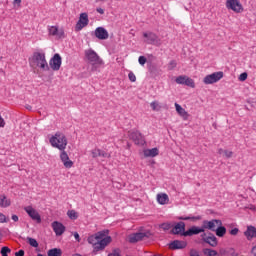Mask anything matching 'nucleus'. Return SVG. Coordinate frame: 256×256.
Masks as SVG:
<instances>
[{"label":"nucleus","instance_id":"57","mask_svg":"<svg viewBox=\"0 0 256 256\" xmlns=\"http://www.w3.org/2000/svg\"><path fill=\"white\" fill-rule=\"evenodd\" d=\"M220 253H221V255H225V254L227 253V251L221 249V250H220Z\"/></svg>","mask_w":256,"mask_h":256},{"label":"nucleus","instance_id":"14","mask_svg":"<svg viewBox=\"0 0 256 256\" xmlns=\"http://www.w3.org/2000/svg\"><path fill=\"white\" fill-rule=\"evenodd\" d=\"M48 33L52 37H56V39H63V37H65V31L63 28H59L58 26H49Z\"/></svg>","mask_w":256,"mask_h":256},{"label":"nucleus","instance_id":"13","mask_svg":"<svg viewBox=\"0 0 256 256\" xmlns=\"http://www.w3.org/2000/svg\"><path fill=\"white\" fill-rule=\"evenodd\" d=\"M61 65H62L61 55L54 54V56L49 61V66H50L51 70L59 71V69H61Z\"/></svg>","mask_w":256,"mask_h":256},{"label":"nucleus","instance_id":"18","mask_svg":"<svg viewBox=\"0 0 256 256\" xmlns=\"http://www.w3.org/2000/svg\"><path fill=\"white\" fill-rule=\"evenodd\" d=\"M200 233H205L203 226H192L186 232H184V237H193V235H199Z\"/></svg>","mask_w":256,"mask_h":256},{"label":"nucleus","instance_id":"16","mask_svg":"<svg viewBox=\"0 0 256 256\" xmlns=\"http://www.w3.org/2000/svg\"><path fill=\"white\" fill-rule=\"evenodd\" d=\"M94 35L100 41H105L109 39V32L104 27H97L94 31Z\"/></svg>","mask_w":256,"mask_h":256},{"label":"nucleus","instance_id":"2","mask_svg":"<svg viewBox=\"0 0 256 256\" xmlns=\"http://www.w3.org/2000/svg\"><path fill=\"white\" fill-rule=\"evenodd\" d=\"M29 65L34 69H40L41 71H49V63H47V58L45 52L36 51L29 58Z\"/></svg>","mask_w":256,"mask_h":256},{"label":"nucleus","instance_id":"40","mask_svg":"<svg viewBox=\"0 0 256 256\" xmlns=\"http://www.w3.org/2000/svg\"><path fill=\"white\" fill-rule=\"evenodd\" d=\"M107 256H121V250L119 248L114 249L111 253H109Z\"/></svg>","mask_w":256,"mask_h":256},{"label":"nucleus","instance_id":"52","mask_svg":"<svg viewBox=\"0 0 256 256\" xmlns=\"http://www.w3.org/2000/svg\"><path fill=\"white\" fill-rule=\"evenodd\" d=\"M12 221H14L15 223H17V221H19V216L17 215H12Z\"/></svg>","mask_w":256,"mask_h":256},{"label":"nucleus","instance_id":"24","mask_svg":"<svg viewBox=\"0 0 256 256\" xmlns=\"http://www.w3.org/2000/svg\"><path fill=\"white\" fill-rule=\"evenodd\" d=\"M175 108L179 116L183 117V119H189V113L181 105L175 103Z\"/></svg>","mask_w":256,"mask_h":256},{"label":"nucleus","instance_id":"32","mask_svg":"<svg viewBox=\"0 0 256 256\" xmlns=\"http://www.w3.org/2000/svg\"><path fill=\"white\" fill-rule=\"evenodd\" d=\"M184 85H186L187 87H191L192 89H195V81L191 79L189 76L186 77Z\"/></svg>","mask_w":256,"mask_h":256},{"label":"nucleus","instance_id":"12","mask_svg":"<svg viewBox=\"0 0 256 256\" xmlns=\"http://www.w3.org/2000/svg\"><path fill=\"white\" fill-rule=\"evenodd\" d=\"M129 137L134 141L136 145H144L145 144V136L141 134L138 130H133L129 132Z\"/></svg>","mask_w":256,"mask_h":256},{"label":"nucleus","instance_id":"54","mask_svg":"<svg viewBox=\"0 0 256 256\" xmlns=\"http://www.w3.org/2000/svg\"><path fill=\"white\" fill-rule=\"evenodd\" d=\"M218 153H219V155H225V150L220 148V149H218Z\"/></svg>","mask_w":256,"mask_h":256},{"label":"nucleus","instance_id":"27","mask_svg":"<svg viewBox=\"0 0 256 256\" xmlns=\"http://www.w3.org/2000/svg\"><path fill=\"white\" fill-rule=\"evenodd\" d=\"M92 157L95 159L97 157H109V155L107 154V152L102 151L101 149H94L92 150Z\"/></svg>","mask_w":256,"mask_h":256},{"label":"nucleus","instance_id":"45","mask_svg":"<svg viewBox=\"0 0 256 256\" xmlns=\"http://www.w3.org/2000/svg\"><path fill=\"white\" fill-rule=\"evenodd\" d=\"M0 223H7V217L3 213H0Z\"/></svg>","mask_w":256,"mask_h":256},{"label":"nucleus","instance_id":"50","mask_svg":"<svg viewBox=\"0 0 256 256\" xmlns=\"http://www.w3.org/2000/svg\"><path fill=\"white\" fill-rule=\"evenodd\" d=\"M5 127V119L2 118V116L0 115V128Z\"/></svg>","mask_w":256,"mask_h":256},{"label":"nucleus","instance_id":"15","mask_svg":"<svg viewBox=\"0 0 256 256\" xmlns=\"http://www.w3.org/2000/svg\"><path fill=\"white\" fill-rule=\"evenodd\" d=\"M170 233L171 235H181V237H185V233H187V231H185V222L180 221L176 223Z\"/></svg>","mask_w":256,"mask_h":256},{"label":"nucleus","instance_id":"25","mask_svg":"<svg viewBox=\"0 0 256 256\" xmlns=\"http://www.w3.org/2000/svg\"><path fill=\"white\" fill-rule=\"evenodd\" d=\"M157 201L160 205H167L169 203V196L166 193L158 194Z\"/></svg>","mask_w":256,"mask_h":256},{"label":"nucleus","instance_id":"3","mask_svg":"<svg viewBox=\"0 0 256 256\" xmlns=\"http://www.w3.org/2000/svg\"><path fill=\"white\" fill-rule=\"evenodd\" d=\"M50 144L52 147L59 149V151H65L67 148V138L64 136V134L57 132L50 138Z\"/></svg>","mask_w":256,"mask_h":256},{"label":"nucleus","instance_id":"10","mask_svg":"<svg viewBox=\"0 0 256 256\" xmlns=\"http://www.w3.org/2000/svg\"><path fill=\"white\" fill-rule=\"evenodd\" d=\"M227 9H231L234 13H242L243 5L239 0H226Z\"/></svg>","mask_w":256,"mask_h":256},{"label":"nucleus","instance_id":"43","mask_svg":"<svg viewBox=\"0 0 256 256\" xmlns=\"http://www.w3.org/2000/svg\"><path fill=\"white\" fill-rule=\"evenodd\" d=\"M247 72H243L242 74L239 75L238 79L239 81H247Z\"/></svg>","mask_w":256,"mask_h":256},{"label":"nucleus","instance_id":"42","mask_svg":"<svg viewBox=\"0 0 256 256\" xmlns=\"http://www.w3.org/2000/svg\"><path fill=\"white\" fill-rule=\"evenodd\" d=\"M226 159H231L233 157V151L224 150V156Z\"/></svg>","mask_w":256,"mask_h":256},{"label":"nucleus","instance_id":"19","mask_svg":"<svg viewBox=\"0 0 256 256\" xmlns=\"http://www.w3.org/2000/svg\"><path fill=\"white\" fill-rule=\"evenodd\" d=\"M168 247L169 249H172V251L185 249V247H187V242L181 240H174L168 244Z\"/></svg>","mask_w":256,"mask_h":256},{"label":"nucleus","instance_id":"22","mask_svg":"<svg viewBox=\"0 0 256 256\" xmlns=\"http://www.w3.org/2000/svg\"><path fill=\"white\" fill-rule=\"evenodd\" d=\"M52 229H53L54 233H56L57 237H59L65 233V226L58 221H54L52 223Z\"/></svg>","mask_w":256,"mask_h":256},{"label":"nucleus","instance_id":"7","mask_svg":"<svg viewBox=\"0 0 256 256\" xmlns=\"http://www.w3.org/2000/svg\"><path fill=\"white\" fill-rule=\"evenodd\" d=\"M85 56L92 65H101V63H103V60L97 55V52L92 49L86 50Z\"/></svg>","mask_w":256,"mask_h":256},{"label":"nucleus","instance_id":"58","mask_svg":"<svg viewBox=\"0 0 256 256\" xmlns=\"http://www.w3.org/2000/svg\"><path fill=\"white\" fill-rule=\"evenodd\" d=\"M26 109H28L29 111H31V106H26Z\"/></svg>","mask_w":256,"mask_h":256},{"label":"nucleus","instance_id":"11","mask_svg":"<svg viewBox=\"0 0 256 256\" xmlns=\"http://www.w3.org/2000/svg\"><path fill=\"white\" fill-rule=\"evenodd\" d=\"M145 237L149 238L148 232H136L128 235V243H139V241H143Z\"/></svg>","mask_w":256,"mask_h":256},{"label":"nucleus","instance_id":"23","mask_svg":"<svg viewBox=\"0 0 256 256\" xmlns=\"http://www.w3.org/2000/svg\"><path fill=\"white\" fill-rule=\"evenodd\" d=\"M0 207L2 209H7V207H11V199H8L5 194L0 195Z\"/></svg>","mask_w":256,"mask_h":256},{"label":"nucleus","instance_id":"4","mask_svg":"<svg viewBox=\"0 0 256 256\" xmlns=\"http://www.w3.org/2000/svg\"><path fill=\"white\" fill-rule=\"evenodd\" d=\"M223 79V72H213L212 74H208L203 78L204 85H213L214 83H219Z\"/></svg>","mask_w":256,"mask_h":256},{"label":"nucleus","instance_id":"47","mask_svg":"<svg viewBox=\"0 0 256 256\" xmlns=\"http://www.w3.org/2000/svg\"><path fill=\"white\" fill-rule=\"evenodd\" d=\"M239 233V228H234L230 230V235H237Z\"/></svg>","mask_w":256,"mask_h":256},{"label":"nucleus","instance_id":"20","mask_svg":"<svg viewBox=\"0 0 256 256\" xmlns=\"http://www.w3.org/2000/svg\"><path fill=\"white\" fill-rule=\"evenodd\" d=\"M244 236L247 241H253V239H256V227L253 225L247 226L246 231H244Z\"/></svg>","mask_w":256,"mask_h":256},{"label":"nucleus","instance_id":"46","mask_svg":"<svg viewBox=\"0 0 256 256\" xmlns=\"http://www.w3.org/2000/svg\"><path fill=\"white\" fill-rule=\"evenodd\" d=\"M74 239H75L78 243L81 242V237L79 236V233L74 232Z\"/></svg>","mask_w":256,"mask_h":256},{"label":"nucleus","instance_id":"36","mask_svg":"<svg viewBox=\"0 0 256 256\" xmlns=\"http://www.w3.org/2000/svg\"><path fill=\"white\" fill-rule=\"evenodd\" d=\"M67 215H68L69 219H73V220L78 219V217H79V215L77 214V212L75 210H69L67 212Z\"/></svg>","mask_w":256,"mask_h":256},{"label":"nucleus","instance_id":"53","mask_svg":"<svg viewBox=\"0 0 256 256\" xmlns=\"http://www.w3.org/2000/svg\"><path fill=\"white\" fill-rule=\"evenodd\" d=\"M230 255L231 256H239V254L237 252H235V250L230 249Z\"/></svg>","mask_w":256,"mask_h":256},{"label":"nucleus","instance_id":"6","mask_svg":"<svg viewBox=\"0 0 256 256\" xmlns=\"http://www.w3.org/2000/svg\"><path fill=\"white\" fill-rule=\"evenodd\" d=\"M218 225H223V222L219 219H212V220H204L202 222V228L208 231H216Z\"/></svg>","mask_w":256,"mask_h":256},{"label":"nucleus","instance_id":"33","mask_svg":"<svg viewBox=\"0 0 256 256\" xmlns=\"http://www.w3.org/2000/svg\"><path fill=\"white\" fill-rule=\"evenodd\" d=\"M150 107L152 111H159L161 109V104L157 101H153L150 103Z\"/></svg>","mask_w":256,"mask_h":256},{"label":"nucleus","instance_id":"21","mask_svg":"<svg viewBox=\"0 0 256 256\" xmlns=\"http://www.w3.org/2000/svg\"><path fill=\"white\" fill-rule=\"evenodd\" d=\"M60 159L66 169H71L73 167V161L69 160V155L67 154V152H65V150H62L60 154Z\"/></svg>","mask_w":256,"mask_h":256},{"label":"nucleus","instance_id":"37","mask_svg":"<svg viewBox=\"0 0 256 256\" xmlns=\"http://www.w3.org/2000/svg\"><path fill=\"white\" fill-rule=\"evenodd\" d=\"M28 243L31 247H39V242H37V240L35 238H31V237H28Z\"/></svg>","mask_w":256,"mask_h":256},{"label":"nucleus","instance_id":"38","mask_svg":"<svg viewBox=\"0 0 256 256\" xmlns=\"http://www.w3.org/2000/svg\"><path fill=\"white\" fill-rule=\"evenodd\" d=\"M171 227H173V225L169 222L162 223L160 225V229H163V231H169V229H171Z\"/></svg>","mask_w":256,"mask_h":256},{"label":"nucleus","instance_id":"55","mask_svg":"<svg viewBox=\"0 0 256 256\" xmlns=\"http://www.w3.org/2000/svg\"><path fill=\"white\" fill-rule=\"evenodd\" d=\"M253 256H256V246H254L251 250Z\"/></svg>","mask_w":256,"mask_h":256},{"label":"nucleus","instance_id":"48","mask_svg":"<svg viewBox=\"0 0 256 256\" xmlns=\"http://www.w3.org/2000/svg\"><path fill=\"white\" fill-rule=\"evenodd\" d=\"M15 256H25V250H19L18 252L15 253Z\"/></svg>","mask_w":256,"mask_h":256},{"label":"nucleus","instance_id":"44","mask_svg":"<svg viewBox=\"0 0 256 256\" xmlns=\"http://www.w3.org/2000/svg\"><path fill=\"white\" fill-rule=\"evenodd\" d=\"M138 63H139L140 65H145V63H147V58H145V56H140V57L138 58Z\"/></svg>","mask_w":256,"mask_h":256},{"label":"nucleus","instance_id":"29","mask_svg":"<svg viewBox=\"0 0 256 256\" xmlns=\"http://www.w3.org/2000/svg\"><path fill=\"white\" fill-rule=\"evenodd\" d=\"M180 221H201V216H180L178 218Z\"/></svg>","mask_w":256,"mask_h":256},{"label":"nucleus","instance_id":"8","mask_svg":"<svg viewBox=\"0 0 256 256\" xmlns=\"http://www.w3.org/2000/svg\"><path fill=\"white\" fill-rule=\"evenodd\" d=\"M87 25H89V15L87 13H81L76 23L75 31H82Z\"/></svg>","mask_w":256,"mask_h":256},{"label":"nucleus","instance_id":"34","mask_svg":"<svg viewBox=\"0 0 256 256\" xmlns=\"http://www.w3.org/2000/svg\"><path fill=\"white\" fill-rule=\"evenodd\" d=\"M9 253H11V248L7 246H3L0 250V255L2 256H9Z\"/></svg>","mask_w":256,"mask_h":256},{"label":"nucleus","instance_id":"17","mask_svg":"<svg viewBox=\"0 0 256 256\" xmlns=\"http://www.w3.org/2000/svg\"><path fill=\"white\" fill-rule=\"evenodd\" d=\"M24 211L28 213L29 217H31L33 221H36V223H41V215H39V212H37L35 208L27 206L24 208Z\"/></svg>","mask_w":256,"mask_h":256},{"label":"nucleus","instance_id":"9","mask_svg":"<svg viewBox=\"0 0 256 256\" xmlns=\"http://www.w3.org/2000/svg\"><path fill=\"white\" fill-rule=\"evenodd\" d=\"M143 37L146 39L144 42L148 45H161V40H159V37L153 32H144Z\"/></svg>","mask_w":256,"mask_h":256},{"label":"nucleus","instance_id":"56","mask_svg":"<svg viewBox=\"0 0 256 256\" xmlns=\"http://www.w3.org/2000/svg\"><path fill=\"white\" fill-rule=\"evenodd\" d=\"M21 1H22V0H14L13 3H14V5H21Z\"/></svg>","mask_w":256,"mask_h":256},{"label":"nucleus","instance_id":"31","mask_svg":"<svg viewBox=\"0 0 256 256\" xmlns=\"http://www.w3.org/2000/svg\"><path fill=\"white\" fill-rule=\"evenodd\" d=\"M203 253L206 256H219V253L216 250L210 248H204Z\"/></svg>","mask_w":256,"mask_h":256},{"label":"nucleus","instance_id":"30","mask_svg":"<svg viewBox=\"0 0 256 256\" xmlns=\"http://www.w3.org/2000/svg\"><path fill=\"white\" fill-rule=\"evenodd\" d=\"M47 255L48 256H61V255H63V251L61 250V248H52V249L48 250Z\"/></svg>","mask_w":256,"mask_h":256},{"label":"nucleus","instance_id":"26","mask_svg":"<svg viewBox=\"0 0 256 256\" xmlns=\"http://www.w3.org/2000/svg\"><path fill=\"white\" fill-rule=\"evenodd\" d=\"M157 155H159V149H157V148L144 150L145 157H157Z\"/></svg>","mask_w":256,"mask_h":256},{"label":"nucleus","instance_id":"5","mask_svg":"<svg viewBox=\"0 0 256 256\" xmlns=\"http://www.w3.org/2000/svg\"><path fill=\"white\" fill-rule=\"evenodd\" d=\"M201 241L203 243H207V245H210V247H217L219 245V240H217V236L215 234L209 232L208 235L207 233H202L200 235Z\"/></svg>","mask_w":256,"mask_h":256},{"label":"nucleus","instance_id":"35","mask_svg":"<svg viewBox=\"0 0 256 256\" xmlns=\"http://www.w3.org/2000/svg\"><path fill=\"white\" fill-rule=\"evenodd\" d=\"M186 79H187V76L181 75V76H178V77L176 78L175 82H176L178 85H184Z\"/></svg>","mask_w":256,"mask_h":256},{"label":"nucleus","instance_id":"49","mask_svg":"<svg viewBox=\"0 0 256 256\" xmlns=\"http://www.w3.org/2000/svg\"><path fill=\"white\" fill-rule=\"evenodd\" d=\"M190 256H201V255H199V251H197V250H191V251H190Z\"/></svg>","mask_w":256,"mask_h":256},{"label":"nucleus","instance_id":"1","mask_svg":"<svg viewBox=\"0 0 256 256\" xmlns=\"http://www.w3.org/2000/svg\"><path fill=\"white\" fill-rule=\"evenodd\" d=\"M109 231H99L88 237L87 241L93 247V252L104 251L105 247L111 243V236H107Z\"/></svg>","mask_w":256,"mask_h":256},{"label":"nucleus","instance_id":"39","mask_svg":"<svg viewBox=\"0 0 256 256\" xmlns=\"http://www.w3.org/2000/svg\"><path fill=\"white\" fill-rule=\"evenodd\" d=\"M175 67H177V61H175V60L170 61L168 64L169 71H173V69H175Z\"/></svg>","mask_w":256,"mask_h":256},{"label":"nucleus","instance_id":"51","mask_svg":"<svg viewBox=\"0 0 256 256\" xmlns=\"http://www.w3.org/2000/svg\"><path fill=\"white\" fill-rule=\"evenodd\" d=\"M97 13H99L100 15H104L105 14V10L103 8H97L96 9Z\"/></svg>","mask_w":256,"mask_h":256},{"label":"nucleus","instance_id":"41","mask_svg":"<svg viewBox=\"0 0 256 256\" xmlns=\"http://www.w3.org/2000/svg\"><path fill=\"white\" fill-rule=\"evenodd\" d=\"M128 78H129V81H131V83H135L137 81V77L133 72H129Z\"/></svg>","mask_w":256,"mask_h":256},{"label":"nucleus","instance_id":"28","mask_svg":"<svg viewBox=\"0 0 256 256\" xmlns=\"http://www.w3.org/2000/svg\"><path fill=\"white\" fill-rule=\"evenodd\" d=\"M214 232L216 233L217 237H225L227 233V228H225V226L223 225H218Z\"/></svg>","mask_w":256,"mask_h":256}]
</instances>
